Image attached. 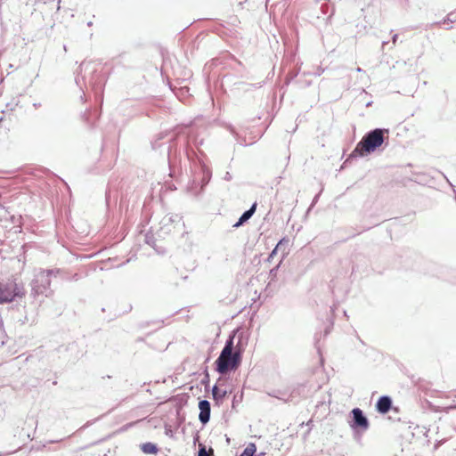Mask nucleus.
I'll return each mask as SVG.
<instances>
[{
	"mask_svg": "<svg viewBox=\"0 0 456 456\" xmlns=\"http://www.w3.org/2000/svg\"><path fill=\"white\" fill-rule=\"evenodd\" d=\"M203 139H199L198 134L193 128H190L187 132L185 155L191 162V168L194 170V177L191 183L188 186V190L195 196L200 195L205 187L208 184L212 177L210 168L204 163L203 159L195 150L194 145L199 153L203 156V152L200 150V146L203 144Z\"/></svg>",
	"mask_w": 456,
	"mask_h": 456,
	"instance_id": "obj_1",
	"label": "nucleus"
},
{
	"mask_svg": "<svg viewBox=\"0 0 456 456\" xmlns=\"http://www.w3.org/2000/svg\"><path fill=\"white\" fill-rule=\"evenodd\" d=\"M236 333V330L231 332L215 362V370L220 375L235 371L241 364L242 349H234Z\"/></svg>",
	"mask_w": 456,
	"mask_h": 456,
	"instance_id": "obj_2",
	"label": "nucleus"
},
{
	"mask_svg": "<svg viewBox=\"0 0 456 456\" xmlns=\"http://www.w3.org/2000/svg\"><path fill=\"white\" fill-rule=\"evenodd\" d=\"M388 129L379 127L368 131L349 154L345 163L351 159L363 158L379 151L382 144L388 140Z\"/></svg>",
	"mask_w": 456,
	"mask_h": 456,
	"instance_id": "obj_3",
	"label": "nucleus"
},
{
	"mask_svg": "<svg viewBox=\"0 0 456 456\" xmlns=\"http://www.w3.org/2000/svg\"><path fill=\"white\" fill-rule=\"evenodd\" d=\"M184 128H176L175 131H163L159 133L156 135L155 140L151 142V147L153 150H159L162 146L165 145L164 142H161L162 140L167 139L168 145L167 146V162L170 171L172 172L175 167L181 161V151L177 147L176 140L181 133H184Z\"/></svg>",
	"mask_w": 456,
	"mask_h": 456,
	"instance_id": "obj_4",
	"label": "nucleus"
},
{
	"mask_svg": "<svg viewBox=\"0 0 456 456\" xmlns=\"http://www.w3.org/2000/svg\"><path fill=\"white\" fill-rule=\"evenodd\" d=\"M347 423L355 439L361 438L370 426L368 417L364 411L358 407H354L350 411Z\"/></svg>",
	"mask_w": 456,
	"mask_h": 456,
	"instance_id": "obj_5",
	"label": "nucleus"
},
{
	"mask_svg": "<svg viewBox=\"0 0 456 456\" xmlns=\"http://www.w3.org/2000/svg\"><path fill=\"white\" fill-rule=\"evenodd\" d=\"M26 291L22 282L11 281L8 282H0V304H9L17 297H22Z\"/></svg>",
	"mask_w": 456,
	"mask_h": 456,
	"instance_id": "obj_6",
	"label": "nucleus"
},
{
	"mask_svg": "<svg viewBox=\"0 0 456 456\" xmlns=\"http://www.w3.org/2000/svg\"><path fill=\"white\" fill-rule=\"evenodd\" d=\"M53 271H40L35 278L31 281V296L37 297L40 295L48 297V293H51V276H53Z\"/></svg>",
	"mask_w": 456,
	"mask_h": 456,
	"instance_id": "obj_7",
	"label": "nucleus"
},
{
	"mask_svg": "<svg viewBox=\"0 0 456 456\" xmlns=\"http://www.w3.org/2000/svg\"><path fill=\"white\" fill-rule=\"evenodd\" d=\"M287 392L288 396L284 402L297 403L299 399L306 397V386L304 383L293 385L287 388Z\"/></svg>",
	"mask_w": 456,
	"mask_h": 456,
	"instance_id": "obj_8",
	"label": "nucleus"
},
{
	"mask_svg": "<svg viewBox=\"0 0 456 456\" xmlns=\"http://www.w3.org/2000/svg\"><path fill=\"white\" fill-rule=\"evenodd\" d=\"M198 407L200 410L199 420L203 426H205L210 420L211 403L206 399H200L199 401Z\"/></svg>",
	"mask_w": 456,
	"mask_h": 456,
	"instance_id": "obj_9",
	"label": "nucleus"
},
{
	"mask_svg": "<svg viewBox=\"0 0 456 456\" xmlns=\"http://www.w3.org/2000/svg\"><path fill=\"white\" fill-rule=\"evenodd\" d=\"M393 407V401L389 395H381L376 402L375 408L379 414H387Z\"/></svg>",
	"mask_w": 456,
	"mask_h": 456,
	"instance_id": "obj_10",
	"label": "nucleus"
},
{
	"mask_svg": "<svg viewBox=\"0 0 456 456\" xmlns=\"http://www.w3.org/2000/svg\"><path fill=\"white\" fill-rule=\"evenodd\" d=\"M100 114L101 113L98 110H92L87 109L82 114V119L89 127H94L100 118Z\"/></svg>",
	"mask_w": 456,
	"mask_h": 456,
	"instance_id": "obj_11",
	"label": "nucleus"
},
{
	"mask_svg": "<svg viewBox=\"0 0 456 456\" xmlns=\"http://www.w3.org/2000/svg\"><path fill=\"white\" fill-rule=\"evenodd\" d=\"M211 391H212V398L216 406H220L224 403V399L226 398V396L229 393L226 389H221L219 387V386L217 385V383H216L212 387Z\"/></svg>",
	"mask_w": 456,
	"mask_h": 456,
	"instance_id": "obj_12",
	"label": "nucleus"
},
{
	"mask_svg": "<svg viewBox=\"0 0 456 456\" xmlns=\"http://www.w3.org/2000/svg\"><path fill=\"white\" fill-rule=\"evenodd\" d=\"M141 450L145 454H157L159 447L156 444L151 442H146L141 444Z\"/></svg>",
	"mask_w": 456,
	"mask_h": 456,
	"instance_id": "obj_13",
	"label": "nucleus"
},
{
	"mask_svg": "<svg viewBox=\"0 0 456 456\" xmlns=\"http://www.w3.org/2000/svg\"><path fill=\"white\" fill-rule=\"evenodd\" d=\"M289 240L287 237L281 238L276 246L274 247L277 250H281L282 253V258L285 257V256L288 254V246H289Z\"/></svg>",
	"mask_w": 456,
	"mask_h": 456,
	"instance_id": "obj_14",
	"label": "nucleus"
},
{
	"mask_svg": "<svg viewBox=\"0 0 456 456\" xmlns=\"http://www.w3.org/2000/svg\"><path fill=\"white\" fill-rule=\"evenodd\" d=\"M256 452V445L255 443H249L247 447L237 456H255Z\"/></svg>",
	"mask_w": 456,
	"mask_h": 456,
	"instance_id": "obj_15",
	"label": "nucleus"
},
{
	"mask_svg": "<svg viewBox=\"0 0 456 456\" xmlns=\"http://www.w3.org/2000/svg\"><path fill=\"white\" fill-rule=\"evenodd\" d=\"M252 216L247 211H244L238 221L232 225L233 228H239L247 223Z\"/></svg>",
	"mask_w": 456,
	"mask_h": 456,
	"instance_id": "obj_16",
	"label": "nucleus"
},
{
	"mask_svg": "<svg viewBox=\"0 0 456 456\" xmlns=\"http://www.w3.org/2000/svg\"><path fill=\"white\" fill-rule=\"evenodd\" d=\"M269 396L277 398L279 400H282L284 402V399L288 396L287 389L284 391L281 390H273L272 392L267 393Z\"/></svg>",
	"mask_w": 456,
	"mask_h": 456,
	"instance_id": "obj_17",
	"label": "nucleus"
},
{
	"mask_svg": "<svg viewBox=\"0 0 456 456\" xmlns=\"http://www.w3.org/2000/svg\"><path fill=\"white\" fill-rule=\"evenodd\" d=\"M299 74V69L289 70L285 77V86H289Z\"/></svg>",
	"mask_w": 456,
	"mask_h": 456,
	"instance_id": "obj_18",
	"label": "nucleus"
},
{
	"mask_svg": "<svg viewBox=\"0 0 456 456\" xmlns=\"http://www.w3.org/2000/svg\"><path fill=\"white\" fill-rule=\"evenodd\" d=\"M197 456H215L214 450L210 447L208 451L204 444H200Z\"/></svg>",
	"mask_w": 456,
	"mask_h": 456,
	"instance_id": "obj_19",
	"label": "nucleus"
},
{
	"mask_svg": "<svg viewBox=\"0 0 456 456\" xmlns=\"http://www.w3.org/2000/svg\"><path fill=\"white\" fill-rule=\"evenodd\" d=\"M209 383H210L209 373H208V368H206L204 370V377L201 379V384L205 387L206 391L209 390Z\"/></svg>",
	"mask_w": 456,
	"mask_h": 456,
	"instance_id": "obj_20",
	"label": "nucleus"
},
{
	"mask_svg": "<svg viewBox=\"0 0 456 456\" xmlns=\"http://www.w3.org/2000/svg\"><path fill=\"white\" fill-rule=\"evenodd\" d=\"M295 83L300 87V88H305V87H308L312 85V81L311 80H302L301 78L297 79L295 81Z\"/></svg>",
	"mask_w": 456,
	"mask_h": 456,
	"instance_id": "obj_21",
	"label": "nucleus"
},
{
	"mask_svg": "<svg viewBox=\"0 0 456 456\" xmlns=\"http://www.w3.org/2000/svg\"><path fill=\"white\" fill-rule=\"evenodd\" d=\"M456 21V12H451L447 14L446 18L444 20L443 23L451 22L453 23Z\"/></svg>",
	"mask_w": 456,
	"mask_h": 456,
	"instance_id": "obj_22",
	"label": "nucleus"
},
{
	"mask_svg": "<svg viewBox=\"0 0 456 456\" xmlns=\"http://www.w3.org/2000/svg\"><path fill=\"white\" fill-rule=\"evenodd\" d=\"M243 343H244V335L243 333H240V335L238 336V341H237V344H236V347L235 349H242V351L244 350L243 349Z\"/></svg>",
	"mask_w": 456,
	"mask_h": 456,
	"instance_id": "obj_23",
	"label": "nucleus"
},
{
	"mask_svg": "<svg viewBox=\"0 0 456 456\" xmlns=\"http://www.w3.org/2000/svg\"><path fill=\"white\" fill-rule=\"evenodd\" d=\"M145 243L148 244V245H151V246H152L154 248L155 247L154 236L152 234L147 233L145 235Z\"/></svg>",
	"mask_w": 456,
	"mask_h": 456,
	"instance_id": "obj_24",
	"label": "nucleus"
},
{
	"mask_svg": "<svg viewBox=\"0 0 456 456\" xmlns=\"http://www.w3.org/2000/svg\"><path fill=\"white\" fill-rule=\"evenodd\" d=\"M281 262H282V259L280 261V263L276 266H274L273 269L270 270V276L272 277V279L276 277L277 272L281 266Z\"/></svg>",
	"mask_w": 456,
	"mask_h": 456,
	"instance_id": "obj_25",
	"label": "nucleus"
},
{
	"mask_svg": "<svg viewBox=\"0 0 456 456\" xmlns=\"http://www.w3.org/2000/svg\"><path fill=\"white\" fill-rule=\"evenodd\" d=\"M256 207H257V203H256V202H254V203L250 206V208H249L248 210H246V211H247L248 213H249V215H250L251 216H253V215L255 214V212H256Z\"/></svg>",
	"mask_w": 456,
	"mask_h": 456,
	"instance_id": "obj_26",
	"label": "nucleus"
},
{
	"mask_svg": "<svg viewBox=\"0 0 456 456\" xmlns=\"http://www.w3.org/2000/svg\"><path fill=\"white\" fill-rule=\"evenodd\" d=\"M256 207H257V203H256V202H254V203L250 206V208H249L248 210H246V211H247L248 213H249V215H250L251 216H253V215L255 214V212H256Z\"/></svg>",
	"mask_w": 456,
	"mask_h": 456,
	"instance_id": "obj_27",
	"label": "nucleus"
},
{
	"mask_svg": "<svg viewBox=\"0 0 456 456\" xmlns=\"http://www.w3.org/2000/svg\"><path fill=\"white\" fill-rule=\"evenodd\" d=\"M277 252L278 250L274 248L269 254L268 257H267V261L270 262L276 255H277Z\"/></svg>",
	"mask_w": 456,
	"mask_h": 456,
	"instance_id": "obj_28",
	"label": "nucleus"
},
{
	"mask_svg": "<svg viewBox=\"0 0 456 456\" xmlns=\"http://www.w3.org/2000/svg\"><path fill=\"white\" fill-rule=\"evenodd\" d=\"M77 348V345L76 342H72V343H69L68 346H67V349L68 350H75Z\"/></svg>",
	"mask_w": 456,
	"mask_h": 456,
	"instance_id": "obj_29",
	"label": "nucleus"
},
{
	"mask_svg": "<svg viewBox=\"0 0 456 456\" xmlns=\"http://www.w3.org/2000/svg\"><path fill=\"white\" fill-rule=\"evenodd\" d=\"M318 199H319V194L314 196V198L312 201V204H311L310 208H308V211H310L311 208L316 204V202L318 201Z\"/></svg>",
	"mask_w": 456,
	"mask_h": 456,
	"instance_id": "obj_30",
	"label": "nucleus"
},
{
	"mask_svg": "<svg viewBox=\"0 0 456 456\" xmlns=\"http://www.w3.org/2000/svg\"><path fill=\"white\" fill-rule=\"evenodd\" d=\"M224 179L225 181H231V180L232 179V174H231L230 172H228V171H227V172L224 174Z\"/></svg>",
	"mask_w": 456,
	"mask_h": 456,
	"instance_id": "obj_31",
	"label": "nucleus"
},
{
	"mask_svg": "<svg viewBox=\"0 0 456 456\" xmlns=\"http://www.w3.org/2000/svg\"><path fill=\"white\" fill-rule=\"evenodd\" d=\"M443 443H444V440H437L435 443L434 449L437 450L443 444Z\"/></svg>",
	"mask_w": 456,
	"mask_h": 456,
	"instance_id": "obj_32",
	"label": "nucleus"
},
{
	"mask_svg": "<svg viewBox=\"0 0 456 456\" xmlns=\"http://www.w3.org/2000/svg\"><path fill=\"white\" fill-rule=\"evenodd\" d=\"M42 271H53V275H54V276H56L61 272V270L58 268H56V269H43Z\"/></svg>",
	"mask_w": 456,
	"mask_h": 456,
	"instance_id": "obj_33",
	"label": "nucleus"
},
{
	"mask_svg": "<svg viewBox=\"0 0 456 456\" xmlns=\"http://www.w3.org/2000/svg\"><path fill=\"white\" fill-rule=\"evenodd\" d=\"M323 72H324V69H322V68L319 67V68L317 69V71H316V72H314V75H315L316 77H320Z\"/></svg>",
	"mask_w": 456,
	"mask_h": 456,
	"instance_id": "obj_34",
	"label": "nucleus"
},
{
	"mask_svg": "<svg viewBox=\"0 0 456 456\" xmlns=\"http://www.w3.org/2000/svg\"><path fill=\"white\" fill-rule=\"evenodd\" d=\"M397 39H398V35H397V34H394V35L392 36V43H393L394 45H395V44H396V42H397Z\"/></svg>",
	"mask_w": 456,
	"mask_h": 456,
	"instance_id": "obj_35",
	"label": "nucleus"
},
{
	"mask_svg": "<svg viewBox=\"0 0 456 456\" xmlns=\"http://www.w3.org/2000/svg\"><path fill=\"white\" fill-rule=\"evenodd\" d=\"M75 82L80 87V89H82V86L80 85V78H79L78 75L75 77Z\"/></svg>",
	"mask_w": 456,
	"mask_h": 456,
	"instance_id": "obj_36",
	"label": "nucleus"
},
{
	"mask_svg": "<svg viewBox=\"0 0 456 456\" xmlns=\"http://www.w3.org/2000/svg\"><path fill=\"white\" fill-rule=\"evenodd\" d=\"M321 9L324 14L328 13V7L323 4L321 6Z\"/></svg>",
	"mask_w": 456,
	"mask_h": 456,
	"instance_id": "obj_37",
	"label": "nucleus"
},
{
	"mask_svg": "<svg viewBox=\"0 0 456 456\" xmlns=\"http://www.w3.org/2000/svg\"><path fill=\"white\" fill-rule=\"evenodd\" d=\"M237 403V395H235L233 397V400H232V408H235V404Z\"/></svg>",
	"mask_w": 456,
	"mask_h": 456,
	"instance_id": "obj_38",
	"label": "nucleus"
},
{
	"mask_svg": "<svg viewBox=\"0 0 456 456\" xmlns=\"http://www.w3.org/2000/svg\"><path fill=\"white\" fill-rule=\"evenodd\" d=\"M330 332V327L326 328L324 330V336H327Z\"/></svg>",
	"mask_w": 456,
	"mask_h": 456,
	"instance_id": "obj_39",
	"label": "nucleus"
},
{
	"mask_svg": "<svg viewBox=\"0 0 456 456\" xmlns=\"http://www.w3.org/2000/svg\"><path fill=\"white\" fill-rule=\"evenodd\" d=\"M89 83H90L91 85H94V86L96 82H95V81H94V77H92V78L89 80Z\"/></svg>",
	"mask_w": 456,
	"mask_h": 456,
	"instance_id": "obj_40",
	"label": "nucleus"
},
{
	"mask_svg": "<svg viewBox=\"0 0 456 456\" xmlns=\"http://www.w3.org/2000/svg\"><path fill=\"white\" fill-rule=\"evenodd\" d=\"M86 65L85 62H82L81 65L79 66V69L82 70L83 67Z\"/></svg>",
	"mask_w": 456,
	"mask_h": 456,
	"instance_id": "obj_41",
	"label": "nucleus"
},
{
	"mask_svg": "<svg viewBox=\"0 0 456 456\" xmlns=\"http://www.w3.org/2000/svg\"><path fill=\"white\" fill-rule=\"evenodd\" d=\"M387 44H388V42H387V41H383V42H382V46L384 47V46H385L386 45H387Z\"/></svg>",
	"mask_w": 456,
	"mask_h": 456,
	"instance_id": "obj_42",
	"label": "nucleus"
},
{
	"mask_svg": "<svg viewBox=\"0 0 456 456\" xmlns=\"http://www.w3.org/2000/svg\"><path fill=\"white\" fill-rule=\"evenodd\" d=\"M307 426H313V421L312 420H309L306 424Z\"/></svg>",
	"mask_w": 456,
	"mask_h": 456,
	"instance_id": "obj_43",
	"label": "nucleus"
},
{
	"mask_svg": "<svg viewBox=\"0 0 456 456\" xmlns=\"http://www.w3.org/2000/svg\"><path fill=\"white\" fill-rule=\"evenodd\" d=\"M90 425V422H87L85 426H83L81 428H85Z\"/></svg>",
	"mask_w": 456,
	"mask_h": 456,
	"instance_id": "obj_44",
	"label": "nucleus"
},
{
	"mask_svg": "<svg viewBox=\"0 0 456 456\" xmlns=\"http://www.w3.org/2000/svg\"><path fill=\"white\" fill-rule=\"evenodd\" d=\"M87 26H88V27L93 26V22H92V21H88V22H87Z\"/></svg>",
	"mask_w": 456,
	"mask_h": 456,
	"instance_id": "obj_45",
	"label": "nucleus"
},
{
	"mask_svg": "<svg viewBox=\"0 0 456 456\" xmlns=\"http://www.w3.org/2000/svg\"><path fill=\"white\" fill-rule=\"evenodd\" d=\"M75 280H77L78 279V274L77 273H75L74 277H73Z\"/></svg>",
	"mask_w": 456,
	"mask_h": 456,
	"instance_id": "obj_46",
	"label": "nucleus"
},
{
	"mask_svg": "<svg viewBox=\"0 0 456 456\" xmlns=\"http://www.w3.org/2000/svg\"><path fill=\"white\" fill-rule=\"evenodd\" d=\"M3 326H4L3 320L0 319V328H2Z\"/></svg>",
	"mask_w": 456,
	"mask_h": 456,
	"instance_id": "obj_47",
	"label": "nucleus"
},
{
	"mask_svg": "<svg viewBox=\"0 0 456 456\" xmlns=\"http://www.w3.org/2000/svg\"><path fill=\"white\" fill-rule=\"evenodd\" d=\"M371 103H372V102H369L366 103V106L369 107V106L371 105Z\"/></svg>",
	"mask_w": 456,
	"mask_h": 456,
	"instance_id": "obj_48",
	"label": "nucleus"
},
{
	"mask_svg": "<svg viewBox=\"0 0 456 456\" xmlns=\"http://www.w3.org/2000/svg\"><path fill=\"white\" fill-rule=\"evenodd\" d=\"M356 70H357V72H362V69L361 68H357Z\"/></svg>",
	"mask_w": 456,
	"mask_h": 456,
	"instance_id": "obj_49",
	"label": "nucleus"
},
{
	"mask_svg": "<svg viewBox=\"0 0 456 456\" xmlns=\"http://www.w3.org/2000/svg\"><path fill=\"white\" fill-rule=\"evenodd\" d=\"M96 75H97V71H96V70H94V71H93V77H94V76H96Z\"/></svg>",
	"mask_w": 456,
	"mask_h": 456,
	"instance_id": "obj_50",
	"label": "nucleus"
},
{
	"mask_svg": "<svg viewBox=\"0 0 456 456\" xmlns=\"http://www.w3.org/2000/svg\"><path fill=\"white\" fill-rule=\"evenodd\" d=\"M168 222H174V218L173 217H169L168 218Z\"/></svg>",
	"mask_w": 456,
	"mask_h": 456,
	"instance_id": "obj_51",
	"label": "nucleus"
},
{
	"mask_svg": "<svg viewBox=\"0 0 456 456\" xmlns=\"http://www.w3.org/2000/svg\"><path fill=\"white\" fill-rule=\"evenodd\" d=\"M265 452H260L257 456H265Z\"/></svg>",
	"mask_w": 456,
	"mask_h": 456,
	"instance_id": "obj_52",
	"label": "nucleus"
},
{
	"mask_svg": "<svg viewBox=\"0 0 456 456\" xmlns=\"http://www.w3.org/2000/svg\"><path fill=\"white\" fill-rule=\"evenodd\" d=\"M20 322H21V324H24L25 323V320H19Z\"/></svg>",
	"mask_w": 456,
	"mask_h": 456,
	"instance_id": "obj_53",
	"label": "nucleus"
},
{
	"mask_svg": "<svg viewBox=\"0 0 456 456\" xmlns=\"http://www.w3.org/2000/svg\"><path fill=\"white\" fill-rule=\"evenodd\" d=\"M11 220H12V223H14V216H13L11 217Z\"/></svg>",
	"mask_w": 456,
	"mask_h": 456,
	"instance_id": "obj_54",
	"label": "nucleus"
},
{
	"mask_svg": "<svg viewBox=\"0 0 456 456\" xmlns=\"http://www.w3.org/2000/svg\"><path fill=\"white\" fill-rule=\"evenodd\" d=\"M170 434V431L166 430V435Z\"/></svg>",
	"mask_w": 456,
	"mask_h": 456,
	"instance_id": "obj_55",
	"label": "nucleus"
},
{
	"mask_svg": "<svg viewBox=\"0 0 456 456\" xmlns=\"http://www.w3.org/2000/svg\"><path fill=\"white\" fill-rule=\"evenodd\" d=\"M170 434V431L166 430V435Z\"/></svg>",
	"mask_w": 456,
	"mask_h": 456,
	"instance_id": "obj_56",
	"label": "nucleus"
},
{
	"mask_svg": "<svg viewBox=\"0 0 456 456\" xmlns=\"http://www.w3.org/2000/svg\"><path fill=\"white\" fill-rule=\"evenodd\" d=\"M3 208V206L0 204V210Z\"/></svg>",
	"mask_w": 456,
	"mask_h": 456,
	"instance_id": "obj_57",
	"label": "nucleus"
}]
</instances>
